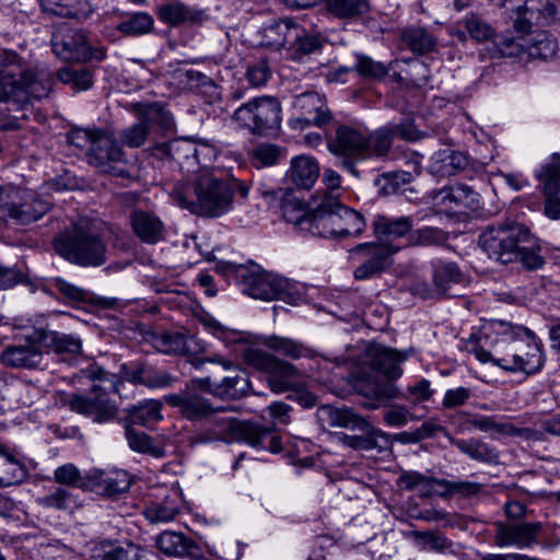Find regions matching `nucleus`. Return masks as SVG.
<instances>
[{
  "mask_svg": "<svg viewBox=\"0 0 560 560\" xmlns=\"http://www.w3.org/2000/svg\"><path fill=\"white\" fill-rule=\"evenodd\" d=\"M467 348L481 363L492 362L508 372L532 375L544 364L542 351L534 332L525 326L502 319L485 323L475 342Z\"/></svg>",
  "mask_w": 560,
  "mask_h": 560,
  "instance_id": "f257e3e1",
  "label": "nucleus"
},
{
  "mask_svg": "<svg viewBox=\"0 0 560 560\" xmlns=\"http://www.w3.org/2000/svg\"><path fill=\"white\" fill-rule=\"evenodd\" d=\"M479 244L489 258L501 264L518 261L529 271L541 269L545 265L537 238L520 223L488 228L480 235Z\"/></svg>",
  "mask_w": 560,
  "mask_h": 560,
  "instance_id": "f03ea898",
  "label": "nucleus"
},
{
  "mask_svg": "<svg viewBox=\"0 0 560 560\" xmlns=\"http://www.w3.org/2000/svg\"><path fill=\"white\" fill-rule=\"evenodd\" d=\"M171 196L179 207L209 218L221 217L233 208V187L218 170L201 173L195 184L176 185Z\"/></svg>",
  "mask_w": 560,
  "mask_h": 560,
  "instance_id": "7ed1b4c3",
  "label": "nucleus"
},
{
  "mask_svg": "<svg viewBox=\"0 0 560 560\" xmlns=\"http://www.w3.org/2000/svg\"><path fill=\"white\" fill-rule=\"evenodd\" d=\"M56 253L70 264L95 268L107 261L108 246L98 224L81 218L61 232L52 242Z\"/></svg>",
  "mask_w": 560,
  "mask_h": 560,
  "instance_id": "20e7f679",
  "label": "nucleus"
},
{
  "mask_svg": "<svg viewBox=\"0 0 560 560\" xmlns=\"http://www.w3.org/2000/svg\"><path fill=\"white\" fill-rule=\"evenodd\" d=\"M388 136L385 130L362 131L350 126H339L335 136L327 139V149L338 159V164L359 177L357 164L370 158L386 155Z\"/></svg>",
  "mask_w": 560,
  "mask_h": 560,
  "instance_id": "39448f33",
  "label": "nucleus"
},
{
  "mask_svg": "<svg viewBox=\"0 0 560 560\" xmlns=\"http://www.w3.org/2000/svg\"><path fill=\"white\" fill-rule=\"evenodd\" d=\"M82 377L93 382L88 394H70L63 404L71 411L93 416L97 422L110 420L117 415V406L109 399L112 393L119 392L120 381L96 364H90L80 371Z\"/></svg>",
  "mask_w": 560,
  "mask_h": 560,
  "instance_id": "423d86ee",
  "label": "nucleus"
},
{
  "mask_svg": "<svg viewBox=\"0 0 560 560\" xmlns=\"http://www.w3.org/2000/svg\"><path fill=\"white\" fill-rule=\"evenodd\" d=\"M316 417L323 427L346 428L357 430L360 434L340 433L339 442L353 451L382 452L388 446V436L382 430L373 427L368 420L350 408H336L323 405L317 409Z\"/></svg>",
  "mask_w": 560,
  "mask_h": 560,
  "instance_id": "0eeeda50",
  "label": "nucleus"
},
{
  "mask_svg": "<svg viewBox=\"0 0 560 560\" xmlns=\"http://www.w3.org/2000/svg\"><path fill=\"white\" fill-rule=\"evenodd\" d=\"M365 229L363 215L343 206L336 196L326 195L314 209L312 235L325 238L359 236Z\"/></svg>",
  "mask_w": 560,
  "mask_h": 560,
  "instance_id": "6e6552de",
  "label": "nucleus"
},
{
  "mask_svg": "<svg viewBox=\"0 0 560 560\" xmlns=\"http://www.w3.org/2000/svg\"><path fill=\"white\" fill-rule=\"evenodd\" d=\"M208 420L209 427L200 434L202 442H231L237 433L254 447L279 453L282 450L280 436L273 434V428H265L253 423H242L233 417L214 413Z\"/></svg>",
  "mask_w": 560,
  "mask_h": 560,
  "instance_id": "1a4fd4ad",
  "label": "nucleus"
},
{
  "mask_svg": "<svg viewBox=\"0 0 560 560\" xmlns=\"http://www.w3.org/2000/svg\"><path fill=\"white\" fill-rule=\"evenodd\" d=\"M1 83L21 86L33 98L47 97L52 89V74L44 65L22 62L16 52L4 50L0 54Z\"/></svg>",
  "mask_w": 560,
  "mask_h": 560,
  "instance_id": "9d476101",
  "label": "nucleus"
},
{
  "mask_svg": "<svg viewBox=\"0 0 560 560\" xmlns=\"http://www.w3.org/2000/svg\"><path fill=\"white\" fill-rule=\"evenodd\" d=\"M235 271L243 291L254 299L282 300L289 304H296L301 300L299 285L287 278L261 270L258 266L250 269L241 266Z\"/></svg>",
  "mask_w": 560,
  "mask_h": 560,
  "instance_id": "9b49d317",
  "label": "nucleus"
},
{
  "mask_svg": "<svg viewBox=\"0 0 560 560\" xmlns=\"http://www.w3.org/2000/svg\"><path fill=\"white\" fill-rule=\"evenodd\" d=\"M243 362L256 370L270 375L269 386L273 393H283L300 383V372L291 363L276 358L262 349L247 345L240 351Z\"/></svg>",
  "mask_w": 560,
  "mask_h": 560,
  "instance_id": "f8f14e48",
  "label": "nucleus"
},
{
  "mask_svg": "<svg viewBox=\"0 0 560 560\" xmlns=\"http://www.w3.org/2000/svg\"><path fill=\"white\" fill-rule=\"evenodd\" d=\"M232 119L253 135L270 136L280 129L281 105L275 97H256L235 109Z\"/></svg>",
  "mask_w": 560,
  "mask_h": 560,
  "instance_id": "ddd939ff",
  "label": "nucleus"
},
{
  "mask_svg": "<svg viewBox=\"0 0 560 560\" xmlns=\"http://www.w3.org/2000/svg\"><path fill=\"white\" fill-rule=\"evenodd\" d=\"M50 202L21 189L0 185V220L27 225L43 218Z\"/></svg>",
  "mask_w": 560,
  "mask_h": 560,
  "instance_id": "4468645a",
  "label": "nucleus"
},
{
  "mask_svg": "<svg viewBox=\"0 0 560 560\" xmlns=\"http://www.w3.org/2000/svg\"><path fill=\"white\" fill-rule=\"evenodd\" d=\"M54 54L65 61H102L106 57L103 46H93L86 35L74 28H59L51 38Z\"/></svg>",
  "mask_w": 560,
  "mask_h": 560,
  "instance_id": "2eb2a0df",
  "label": "nucleus"
},
{
  "mask_svg": "<svg viewBox=\"0 0 560 560\" xmlns=\"http://www.w3.org/2000/svg\"><path fill=\"white\" fill-rule=\"evenodd\" d=\"M86 158L89 164L97 168L101 173L121 178H128L130 176L122 149L116 142L115 138L105 130H102L100 136L94 140L92 148L86 152Z\"/></svg>",
  "mask_w": 560,
  "mask_h": 560,
  "instance_id": "dca6fc26",
  "label": "nucleus"
},
{
  "mask_svg": "<svg viewBox=\"0 0 560 560\" xmlns=\"http://www.w3.org/2000/svg\"><path fill=\"white\" fill-rule=\"evenodd\" d=\"M153 346L160 352L168 355H184L195 369H200L207 362L220 363L225 370L232 368V362L218 355L209 358L196 357L201 350L192 336L180 331H164L153 336Z\"/></svg>",
  "mask_w": 560,
  "mask_h": 560,
  "instance_id": "f3484780",
  "label": "nucleus"
},
{
  "mask_svg": "<svg viewBox=\"0 0 560 560\" xmlns=\"http://www.w3.org/2000/svg\"><path fill=\"white\" fill-rule=\"evenodd\" d=\"M504 7L515 13L514 30L525 35L533 23L545 25L555 20L559 3L556 0H505Z\"/></svg>",
  "mask_w": 560,
  "mask_h": 560,
  "instance_id": "a211bd4d",
  "label": "nucleus"
},
{
  "mask_svg": "<svg viewBox=\"0 0 560 560\" xmlns=\"http://www.w3.org/2000/svg\"><path fill=\"white\" fill-rule=\"evenodd\" d=\"M397 248L380 243H362L350 250L351 259L359 264L353 271L355 280L363 281L380 276L389 265Z\"/></svg>",
  "mask_w": 560,
  "mask_h": 560,
  "instance_id": "6ab92c4d",
  "label": "nucleus"
},
{
  "mask_svg": "<svg viewBox=\"0 0 560 560\" xmlns=\"http://www.w3.org/2000/svg\"><path fill=\"white\" fill-rule=\"evenodd\" d=\"M293 107L299 115L290 121L292 128L322 127L331 120L325 100L316 92L296 95Z\"/></svg>",
  "mask_w": 560,
  "mask_h": 560,
  "instance_id": "aec40b11",
  "label": "nucleus"
},
{
  "mask_svg": "<svg viewBox=\"0 0 560 560\" xmlns=\"http://www.w3.org/2000/svg\"><path fill=\"white\" fill-rule=\"evenodd\" d=\"M164 399L170 406L177 408L182 417L189 421L209 419L214 413L225 411L224 407H213L209 399L189 388L177 394L166 395Z\"/></svg>",
  "mask_w": 560,
  "mask_h": 560,
  "instance_id": "412c9836",
  "label": "nucleus"
},
{
  "mask_svg": "<svg viewBox=\"0 0 560 560\" xmlns=\"http://www.w3.org/2000/svg\"><path fill=\"white\" fill-rule=\"evenodd\" d=\"M542 525L539 522H520L514 524L498 523L494 542L498 547L529 548L538 544V536Z\"/></svg>",
  "mask_w": 560,
  "mask_h": 560,
  "instance_id": "4be33fe9",
  "label": "nucleus"
},
{
  "mask_svg": "<svg viewBox=\"0 0 560 560\" xmlns=\"http://www.w3.org/2000/svg\"><path fill=\"white\" fill-rule=\"evenodd\" d=\"M538 180L545 196V214L552 220L560 219V154H552L538 172Z\"/></svg>",
  "mask_w": 560,
  "mask_h": 560,
  "instance_id": "5701e85b",
  "label": "nucleus"
},
{
  "mask_svg": "<svg viewBox=\"0 0 560 560\" xmlns=\"http://www.w3.org/2000/svg\"><path fill=\"white\" fill-rule=\"evenodd\" d=\"M0 360L7 368L37 370L42 369L44 353L37 342L26 339L23 343L7 346L0 354Z\"/></svg>",
  "mask_w": 560,
  "mask_h": 560,
  "instance_id": "b1692460",
  "label": "nucleus"
},
{
  "mask_svg": "<svg viewBox=\"0 0 560 560\" xmlns=\"http://www.w3.org/2000/svg\"><path fill=\"white\" fill-rule=\"evenodd\" d=\"M464 281V276L454 262L440 264L433 270V288L427 283H417L415 293L423 299L435 295H453L450 291Z\"/></svg>",
  "mask_w": 560,
  "mask_h": 560,
  "instance_id": "393cba45",
  "label": "nucleus"
},
{
  "mask_svg": "<svg viewBox=\"0 0 560 560\" xmlns=\"http://www.w3.org/2000/svg\"><path fill=\"white\" fill-rule=\"evenodd\" d=\"M159 18L164 23L177 27L180 25L200 26L209 21L206 10L187 5L179 1L165 3L159 8Z\"/></svg>",
  "mask_w": 560,
  "mask_h": 560,
  "instance_id": "a878e982",
  "label": "nucleus"
},
{
  "mask_svg": "<svg viewBox=\"0 0 560 560\" xmlns=\"http://www.w3.org/2000/svg\"><path fill=\"white\" fill-rule=\"evenodd\" d=\"M300 33L301 25L291 20H280L261 28L259 45L273 50L289 48L290 43L298 39Z\"/></svg>",
  "mask_w": 560,
  "mask_h": 560,
  "instance_id": "bb28decb",
  "label": "nucleus"
},
{
  "mask_svg": "<svg viewBox=\"0 0 560 560\" xmlns=\"http://www.w3.org/2000/svg\"><path fill=\"white\" fill-rule=\"evenodd\" d=\"M281 199V210L284 220L299 228L300 231L310 233L314 225V210L307 211L304 203L289 189H280L271 192Z\"/></svg>",
  "mask_w": 560,
  "mask_h": 560,
  "instance_id": "cd10ccee",
  "label": "nucleus"
},
{
  "mask_svg": "<svg viewBox=\"0 0 560 560\" xmlns=\"http://www.w3.org/2000/svg\"><path fill=\"white\" fill-rule=\"evenodd\" d=\"M131 112L151 132L155 130L167 131L174 127L171 113L161 103H133L131 104Z\"/></svg>",
  "mask_w": 560,
  "mask_h": 560,
  "instance_id": "c85d7f7f",
  "label": "nucleus"
},
{
  "mask_svg": "<svg viewBox=\"0 0 560 560\" xmlns=\"http://www.w3.org/2000/svg\"><path fill=\"white\" fill-rule=\"evenodd\" d=\"M133 233L144 243L155 244L164 237L162 220L151 211L135 209L129 215Z\"/></svg>",
  "mask_w": 560,
  "mask_h": 560,
  "instance_id": "c756f323",
  "label": "nucleus"
},
{
  "mask_svg": "<svg viewBox=\"0 0 560 560\" xmlns=\"http://www.w3.org/2000/svg\"><path fill=\"white\" fill-rule=\"evenodd\" d=\"M124 377L130 383L141 384L149 388H167L177 381L167 371L153 365H140L132 370H125Z\"/></svg>",
  "mask_w": 560,
  "mask_h": 560,
  "instance_id": "7c9ffc66",
  "label": "nucleus"
},
{
  "mask_svg": "<svg viewBox=\"0 0 560 560\" xmlns=\"http://www.w3.org/2000/svg\"><path fill=\"white\" fill-rule=\"evenodd\" d=\"M468 165V158L460 151L444 149L435 152L429 165V172L439 177H450L464 171Z\"/></svg>",
  "mask_w": 560,
  "mask_h": 560,
  "instance_id": "2f4dec72",
  "label": "nucleus"
},
{
  "mask_svg": "<svg viewBox=\"0 0 560 560\" xmlns=\"http://www.w3.org/2000/svg\"><path fill=\"white\" fill-rule=\"evenodd\" d=\"M408 358L407 351H398L387 347H378L372 354V366L389 381L399 378L402 374L400 364Z\"/></svg>",
  "mask_w": 560,
  "mask_h": 560,
  "instance_id": "473e14b6",
  "label": "nucleus"
},
{
  "mask_svg": "<svg viewBox=\"0 0 560 560\" xmlns=\"http://www.w3.org/2000/svg\"><path fill=\"white\" fill-rule=\"evenodd\" d=\"M319 176L317 161L308 155H299L291 160L289 177L298 188L311 189Z\"/></svg>",
  "mask_w": 560,
  "mask_h": 560,
  "instance_id": "72a5a7b5",
  "label": "nucleus"
},
{
  "mask_svg": "<svg viewBox=\"0 0 560 560\" xmlns=\"http://www.w3.org/2000/svg\"><path fill=\"white\" fill-rule=\"evenodd\" d=\"M451 443L474 460L490 465L499 463V451L480 439L459 440L452 438Z\"/></svg>",
  "mask_w": 560,
  "mask_h": 560,
  "instance_id": "f704fd0d",
  "label": "nucleus"
},
{
  "mask_svg": "<svg viewBox=\"0 0 560 560\" xmlns=\"http://www.w3.org/2000/svg\"><path fill=\"white\" fill-rule=\"evenodd\" d=\"M413 221L411 217H401L397 219L378 215L373 222L374 233L382 242H389L396 238L409 235Z\"/></svg>",
  "mask_w": 560,
  "mask_h": 560,
  "instance_id": "c9c22d12",
  "label": "nucleus"
},
{
  "mask_svg": "<svg viewBox=\"0 0 560 560\" xmlns=\"http://www.w3.org/2000/svg\"><path fill=\"white\" fill-rule=\"evenodd\" d=\"M440 195L443 205L450 206V208L475 210L479 207V194L465 184L445 188Z\"/></svg>",
  "mask_w": 560,
  "mask_h": 560,
  "instance_id": "e433bc0d",
  "label": "nucleus"
},
{
  "mask_svg": "<svg viewBox=\"0 0 560 560\" xmlns=\"http://www.w3.org/2000/svg\"><path fill=\"white\" fill-rule=\"evenodd\" d=\"M402 43L415 54L425 55L436 47V38L424 27L409 26L400 32Z\"/></svg>",
  "mask_w": 560,
  "mask_h": 560,
  "instance_id": "4c0bfd02",
  "label": "nucleus"
},
{
  "mask_svg": "<svg viewBox=\"0 0 560 560\" xmlns=\"http://www.w3.org/2000/svg\"><path fill=\"white\" fill-rule=\"evenodd\" d=\"M40 341L57 354H79L82 351V341L73 335L58 331H43Z\"/></svg>",
  "mask_w": 560,
  "mask_h": 560,
  "instance_id": "58836bf2",
  "label": "nucleus"
},
{
  "mask_svg": "<svg viewBox=\"0 0 560 560\" xmlns=\"http://www.w3.org/2000/svg\"><path fill=\"white\" fill-rule=\"evenodd\" d=\"M268 349L293 360L301 358H313L315 352L304 345L285 337L268 336L262 340Z\"/></svg>",
  "mask_w": 560,
  "mask_h": 560,
  "instance_id": "ea45409f",
  "label": "nucleus"
},
{
  "mask_svg": "<svg viewBox=\"0 0 560 560\" xmlns=\"http://www.w3.org/2000/svg\"><path fill=\"white\" fill-rule=\"evenodd\" d=\"M326 10L340 20H355L371 10L368 0H326Z\"/></svg>",
  "mask_w": 560,
  "mask_h": 560,
  "instance_id": "a19ab883",
  "label": "nucleus"
},
{
  "mask_svg": "<svg viewBox=\"0 0 560 560\" xmlns=\"http://www.w3.org/2000/svg\"><path fill=\"white\" fill-rule=\"evenodd\" d=\"M27 477L25 465L11 454L0 451V486L21 483Z\"/></svg>",
  "mask_w": 560,
  "mask_h": 560,
  "instance_id": "79ce46f5",
  "label": "nucleus"
},
{
  "mask_svg": "<svg viewBox=\"0 0 560 560\" xmlns=\"http://www.w3.org/2000/svg\"><path fill=\"white\" fill-rule=\"evenodd\" d=\"M91 478L96 485L103 488L107 495H114L127 491L130 487L128 475L124 470L105 472L103 470H94Z\"/></svg>",
  "mask_w": 560,
  "mask_h": 560,
  "instance_id": "37998d69",
  "label": "nucleus"
},
{
  "mask_svg": "<svg viewBox=\"0 0 560 560\" xmlns=\"http://www.w3.org/2000/svg\"><path fill=\"white\" fill-rule=\"evenodd\" d=\"M196 152V142L189 139H175L167 145L170 158L188 172L197 171L192 165Z\"/></svg>",
  "mask_w": 560,
  "mask_h": 560,
  "instance_id": "c03bdc74",
  "label": "nucleus"
},
{
  "mask_svg": "<svg viewBox=\"0 0 560 560\" xmlns=\"http://www.w3.org/2000/svg\"><path fill=\"white\" fill-rule=\"evenodd\" d=\"M38 505L49 510L67 511L77 505V498L66 487H57L52 491L36 499Z\"/></svg>",
  "mask_w": 560,
  "mask_h": 560,
  "instance_id": "a18cd8bd",
  "label": "nucleus"
},
{
  "mask_svg": "<svg viewBox=\"0 0 560 560\" xmlns=\"http://www.w3.org/2000/svg\"><path fill=\"white\" fill-rule=\"evenodd\" d=\"M468 422L482 432H497L515 436H527L529 433L528 429L516 428L510 422H497L493 417L475 416Z\"/></svg>",
  "mask_w": 560,
  "mask_h": 560,
  "instance_id": "49530a36",
  "label": "nucleus"
},
{
  "mask_svg": "<svg viewBox=\"0 0 560 560\" xmlns=\"http://www.w3.org/2000/svg\"><path fill=\"white\" fill-rule=\"evenodd\" d=\"M154 20L147 12L128 14L118 25L117 30L126 36H141L152 31Z\"/></svg>",
  "mask_w": 560,
  "mask_h": 560,
  "instance_id": "de8ad7c7",
  "label": "nucleus"
},
{
  "mask_svg": "<svg viewBox=\"0 0 560 560\" xmlns=\"http://www.w3.org/2000/svg\"><path fill=\"white\" fill-rule=\"evenodd\" d=\"M179 512L177 497H165L162 502L150 504L144 510V516L151 523H165L173 521Z\"/></svg>",
  "mask_w": 560,
  "mask_h": 560,
  "instance_id": "09e8293b",
  "label": "nucleus"
},
{
  "mask_svg": "<svg viewBox=\"0 0 560 560\" xmlns=\"http://www.w3.org/2000/svg\"><path fill=\"white\" fill-rule=\"evenodd\" d=\"M57 79L74 91H86L93 85V74L88 68L63 67L58 70Z\"/></svg>",
  "mask_w": 560,
  "mask_h": 560,
  "instance_id": "8fccbe9b",
  "label": "nucleus"
},
{
  "mask_svg": "<svg viewBox=\"0 0 560 560\" xmlns=\"http://www.w3.org/2000/svg\"><path fill=\"white\" fill-rule=\"evenodd\" d=\"M155 546L166 556H179L191 547V540L182 533L163 532L155 540Z\"/></svg>",
  "mask_w": 560,
  "mask_h": 560,
  "instance_id": "3c124183",
  "label": "nucleus"
},
{
  "mask_svg": "<svg viewBox=\"0 0 560 560\" xmlns=\"http://www.w3.org/2000/svg\"><path fill=\"white\" fill-rule=\"evenodd\" d=\"M248 380L241 374L225 376L213 388V396L219 398L237 399L246 394Z\"/></svg>",
  "mask_w": 560,
  "mask_h": 560,
  "instance_id": "603ef678",
  "label": "nucleus"
},
{
  "mask_svg": "<svg viewBox=\"0 0 560 560\" xmlns=\"http://www.w3.org/2000/svg\"><path fill=\"white\" fill-rule=\"evenodd\" d=\"M31 97V94L26 93L25 90H21V86H11L8 85V83H1L0 116L18 110L20 106L24 103H27Z\"/></svg>",
  "mask_w": 560,
  "mask_h": 560,
  "instance_id": "864d4df0",
  "label": "nucleus"
},
{
  "mask_svg": "<svg viewBox=\"0 0 560 560\" xmlns=\"http://www.w3.org/2000/svg\"><path fill=\"white\" fill-rule=\"evenodd\" d=\"M161 408L160 400H145L132 407L129 417L132 423L147 427L162 419Z\"/></svg>",
  "mask_w": 560,
  "mask_h": 560,
  "instance_id": "5fc2aeb1",
  "label": "nucleus"
},
{
  "mask_svg": "<svg viewBox=\"0 0 560 560\" xmlns=\"http://www.w3.org/2000/svg\"><path fill=\"white\" fill-rule=\"evenodd\" d=\"M148 551L143 548L129 545L127 548L110 547L109 549H96L94 558L102 560H147Z\"/></svg>",
  "mask_w": 560,
  "mask_h": 560,
  "instance_id": "6e6d98bb",
  "label": "nucleus"
},
{
  "mask_svg": "<svg viewBox=\"0 0 560 560\" xmlns=\"http://www.w3.org/2000/svg\"><path fill=\"white\" fill-rule=\"evenodd\" d=\"M377 130L387 131L388 145L386 147V154L389 152L395 137L406 141H417L421 138V132L416 128L411 120H404L399 124H389L378 128Z\"/></svg>",
  "mask_w": 560,
  "mask_h": 560,
  "instance_id": "4d7b16f0",
  "label": "nucleus"
},
{
  "mask_svg": "<svg viewBox=\"0 0 560 560\" xmlns=\"http://www.w3.org/2000/svg\"><path fill=\"white\" fill-rule=\"evenodd\" d=\"M432 482L443 489L441 492L442 495L458 494L464 498H469L476 495L481 490L480 483L466 480L452 481L447 479H432Z\"/></svg>",
  "mask_w": 560,
  "mask_h": 560,
  "instance_id": "13d9d810",
  "label": "nucleus"
},
{
  "mask_svg": "<svg viewBox=\"0 0 560 560\" xmlns=\"http://www.w3.org/2000/svg\"><path fill=\"white\" fill-rule=\"evenodd\" d=\"M125 434L131 450L139 453L151 454L154 457H161L163 455L162 448L154 446L151 438L145 433L138 432L132 427L127 425Z\"/></svg>",
  "mask_w": 560,
  "mask_h": 560,
  "instance_id": "bf43d9fd",
  "label": "nucleus"
},
{
  "mask_svg": "<svg viewBox=\"0 0 560 560\" xmlns=\"http://www.w3.org/2000/svg\"><path fill=\"white\" fill-rule=\"evenodd\" d=\"M323 40L319 35L306 34L304 28L301 26V33L299 38L290 43L289 49L293 50L295 58H302L322 49Z\"/></svg>",
  "mask_w": 560,
  "mask_h": 560,
  "instance_id": "052dcab7",
  "label": "nucleus"
},
{
  "mask_svg": "<svg viewBox=\"0 0 560 560\" xmlns=\"http://www.w3.org/2000/svg\"><path fill=\"white\" fill-rule=\"evenodd\" d=\"M363 394L376 401L368 406L370 409H375L378 408L382 402L398 397V389L392 382L377 381L366 388Z\"/></svg>",
  "mask_w": 560,
  "mask_h": 560,
  "instance_id": "680f3d73",
  "label": "nucleus"
},
{
  "mask_svg": "<svg viewBox=\"0 0 560 560\" xmlns=\"http://www.w3.org/2000/svg\"><path fill=\"white\" fill-rule=\"evenodd\" d=\"M445 233L438 228H423L410 231L408 242L415 246H431L446 242Z\"/></svg>",
  "mask_w": 560,
  "mask_h": 560,
  "instance_id": "e2e57ef3",
  "label": "nucleus"
},
{
  "mask_svg": "<svg viewBox=\"0 0 560 560\" xmlns=\"http://www.w3.org/2000/svg\"><path fill=\"white\" fill-rule=\"evenodd\" d=\"M151 131L144 124L138 120V122L122 129L119 139L128 148H140L145 143Z\"/></svg>",
  "mask_w": 560,
  "mask_h": 560,
  "instance_id": "0e129e2a",
  "label": "nucleus"
},
{
  "mask_svg": "<svg viewBox=\"0 0 560 560\" xmlns=\"http://www.w3.org/2000/svg\"><path fill=\"white\" fill-rule=\"evenodd\" d=\"M51 287L55 288L65 299L73 302H90L91 294L88 290L77 287L62 278H55L51 281Z\"/></svg>",
  "mask_w": 560,
  "mask_h": 560,
  "instance_id": "69168bd1",
  "label": "nucleus"
},
{
  "mask_svg": "<svg viewBox=\"0 0 560 560\" xmlns=\"http://www.w3.org/2000/svg\"><path fill=\"white\" fill-rule=\"evenodd\" d=\"M281 155V149L271 143H261L252 151V156L259 167L277 164Z\"/></svg>",
  "mask_w": 560,
  "mask_h": 560,
  "instance_id": "338daca9",
  "label": "nucleus"
},
{
  "mask_svg": "<svg viewBox=\"0 0 560 560\" xmlns=\"http://www.w3.org/2000/svg\"><path fill=\"white\" fill-rule=\"evenodd\" d=\"M355 70L360 75L374 80L382 79L388 73V69L384 63L374 61L366 56L358 57Z\"/></svg>",
  "mask_w": 560,
  "mask_h": 560,
  "instance_id": "774afa93",
  "label": "nucleus"
}]
</instances>
